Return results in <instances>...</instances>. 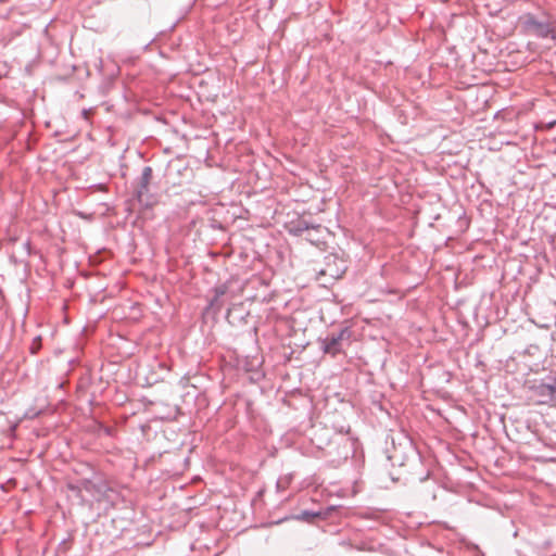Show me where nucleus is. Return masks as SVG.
<instances>
[{"instance_id": "obj_5", "label": "nucleus", "mask_w": 556, "mask_h": 556, "mask_svg": "<svg viewBox=\"0 0 556 556\" xmlns=\"http://www.w3.org/2000/svg\"><path fill=\"white\" fill-rule=\"evenodd\" d=\"M323 227L318 224H309L306 220H300L291 230L292 233L296 236H302L304 232H320Z\"/></svg>"}, {"instance_id": "obj_3", "label": "nucleus", "mask_w": 556, "mask_h": 556, "mask_svg": "<svg viewBox=\"0 0 556 556\" xmlns=\"http://www.w3.org/2000/svg\"><path fill=\"white\" fill-rule=\"evenodd\" d=\"M352 330L349 327L342 328L338 333H331L320 341L324 353L336 356L343 351V343L350 342Z\"/></svg>"}, {"instance_id": "obj_10", "label": "nucleus", "mask_w": 556, "mask_h": 556, "mask_svg": "<svg viewBox=\"0 0 556 556\" xmlns=\"http://www.w3.org/2000/svg\"><path fill=\"white\" fill-rule=\"evenodd\" d=\"M319 274L320 275H329L332 278H339L340 277V275L338 273H332V271H330L328 269H323V270H320Z\"/></svg>"}, {"instance_id": "obj_13", "label": "nucleus", "mask_w": 556, "mask_h": 556, "mask_svg": "<svg viewBox=\"0 0 556 556\" xmlns=\"http://www.w3.org/2000/svg\"><path fill=\"white\" fill-rule=\"evenodd\" d=\"M556 122H553V123H549L548 124V127H553L555 125Z\"/></svg>"}, {"instance_id": "obj_2", "label": "nucleus", "mask_w": 556, "mask_h": 556, "mask_svg": "<svg viewBox=\"0 0 556 556\" xmlns=\"http://www.w3.org/2000/svg\"><path fill=\"white\" fill-rule=\"evenodd\" d=\"M530 400L539 405H556V377L533 381L529 386Z\"/></svg>"}, {"instance_id": "obj_12", "label": "nucleus", "mask_w": 556, "mask_h": 556, "mask_svg": "<svg viewBox=\"0 0 556 556\" xmlns=\"http://www.w3.org/2000/svg\"><path fill=\"white\" fill-rule=\"evenodd\" d=\"M99 490H109V489L106 488V485L101 484V485L99 486Z\"/></svg>"}, {"instance_id": "obj_9", "label": "nucleus", "mask_w": 556, "mask_h": 556, "mask_svg": "<svg viewBox=\"0 0 556 556\" xmlns=\"http://www.w3.org/2000/svg\"><path fill=\"white\" fill-rule=\"evenodd\" d=\"M40 348H41V338L36 337L30 344V348H29L30 353L36 354L40 350Z\"/></svg>"}, {"instance_id": "obj_6", "label": "nucleus", "mask_w": 556, "mask_h": 556, "mask_svg": "<svg viewBox=\"0 0 556 556\" xmlns=\"http://www.w3.org/2000/svg\"><path fill=\"white\" fill-rule=\"evenodd\" d=\"M227 289H228L227 285H220L214 289L215 295L211 301V306L217 307V308H220L223 306V303L220 302V298L226 294Z\"/></svg>"}, {"instance_id": "obj_11", "label": "nucleus", "mask_w": 556, "mask_h": 556, "mask_svg": "<svg viewBox=\"0 0 556 556\" xmlns=\"http://www.w3.org/2000/svg\"><path fill=\"white\" fill-rule=\"evenodd\" d=\"M312 232H313V231L307 232V237H306V239H307L308 241H311V242H316V241H318V238H315V237H314V233H312Z\"/></svg>"}, {"instance_id": "obj_8", "label": "nucleus", "mask_w": 556, "mask_h": 556, "mask_svg": "<svg viewBox=\"0 0 556 556\" xmlns=\"http://www.w3.org/2000/svg\"><path fill=\"white\" fill-rule=\"evenodd\" d=\"M318 516H319V513H314V511H309V510H303L301 513V515L298 516V519L304 520V521H309L313 518L318 517Z\"/></svg>"}, {"instance_id": "obj_7", "label": "nucleus", "mask_w": 556, "mask_h": 556, "mask_svg": "<svg viewBox=\"0 0 556 556\" xmlns=\"http://www.w3.org/2000/svg\"><path fill=\"white\" fill-rule=\"evenodd\" d=\"M291 481H292V476L291 475H286V476L280 477L277 480V483H276L277 490L278 491L287 490L289 488Z\"/></svg>"}, {"instance_id": "obj_4", "label": "nucleus", "mask_w": 556, "mask_h": 556, "mask_svg": "<svg viewBox=\"0 0 556 556\" xmlns=\"http://www.w3.org/2000/svg\"><path fill=\"white\" fill-rule=\"evenodd\" d=\"M152 179V168L150 166H146L142 169V173L137 181V187L135 190V194L137 200L148 205L147 195L149 193V186Z\"/></svg>"}, {"instance_id": "obj_1", "label": "nucleus", "mask_w": 556, "mask_h": 556, "mask_svg": "<svg viewBox=\"0 0 556 556\" xmlns=\"http://www.w3.org/2000/svg\"><path fill=\"white\" fill-rule=\"evenodd\" d=\"M521 31L539 39L556 40V20L547 14L525 13L518 20Z\"/></svg>"}]
</instances>
